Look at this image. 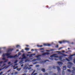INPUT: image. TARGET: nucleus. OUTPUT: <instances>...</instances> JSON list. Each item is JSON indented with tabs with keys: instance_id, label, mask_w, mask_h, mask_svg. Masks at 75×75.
I'll return each instance as SVG.
<instances>
[{
	"instance_id": "f257e3e1",
	"label": "nucleus",
	"mask_w": 75,
	"mask_h": 75,
	"mask_svg": "<svg viewBox=\"0 0 75 75\" xmlns=\"http://www.w3.org/2000/svg\"><path fill=\"white\" fill-rule=\"evenodd\" d=\"M13 50V49H10L7 52V53L6 54H3L2 57H4L6 56L8 58H17V57H19V56L21 55V53H20V52H19L18 54V55L17 54H16L15 56H12L10 54V53H9V51H12Z\"/></svg>"
},
{
	"instance_id": "f03ea898",
	"label": "nucleus",
	"mask_w": 75,
	"mask_h": 75,
	"mask_svg": "<svg viewBox=\"0 0 75 75\" xmlns=\"http://www.w3.org/2000/svg\"><path fill=\"white\" fill-rule=\"evenodd\" d=\"M19 59H21V61L20 62V64H23L22 62L24 61V59H27V57H25V54H23L22 55V58L21 57H20L19 58Z\"/></svg>"
},
{
	"instance_id": "7ed1b4c3",
	"label": "nucleus",
	"mask_w": 75,
	"mask_h": 75,
	"mask_svg": "<svg viewBox=\"0 0 75 75\" xmlns=\"http://www.w3.org/2000/svg\"><path fill=\"white\" fill-rule=\"evenodd\" d=\"M33 65L29 66L28 64H26L25 65V67L23 68V69H27L29 70L31 69V68L30 67H32Z\"/></svg>"
},
{
	"instance_id": "20e7f679",
	"label": "nucleus",
	"mask_w": 75,
	"mask_h": 75,
	"mask_svg": "<svg viewBox=\"0 0 75 75\" xmlns=\"http://www.w3.org/2000/svg\"><path fill=\"white\" fill-rule=\"evenodd\" d=\"M57 54H53L51 56L50 58V60H53L54 59V58H53V57H54V58H58V56H57Z\"/></svg>"
},
{
	"instance_id": "39448f33",
	"label": "nucleus",
	"mask_w": 75,
	"mask_h": 75,
	"mask_svg": "<svg viewBox=\"0 0 75 75\" xmlns=\"http://www.w3.org/2000/svg\"><path fill=\"white\" fill-rule=\"evenodd\" d=\"M68 42L66 40H63L61 41H59V44H62V43H65V42Z\"/></svg>"
},
{
	"instance_id": "423d86ee",
	"label": "nucleus",
	"mask_w": 75,
	"mask_h": 75,
	"mask_svg": "<svg viewBox=\"0 0 75 75\" xmlns=\"http://www.w3.org/2000/svg\"><path fill=\"white\" fill-rule=\"evenodd\" d=\"M18 64H15L14 66H12V67L13 68V69H16V68H18V67L16 66V65H17Z\"/></svg>"
},
{
	"instance_id": "0eeeda50",
	"label": "nucleus",
	"mask_w": 75,
	"mask_h": 75,
	"mask_svg": "<svg viewBox=\"0 0 75 75\" xmlns=\"http://www.w3.org/2000/svg\"><path fill=\"white\" fill-rule=\"evenodd\" d=\"M56 52H58L59 53V54H61V52L64 53V52H65V51H64V50H62V52L56 51Z\"/></svg>"
},
{
	"instance_id": "6e6552de",
	"label": "nucleus",
	"mask_w": 75,
	"mask_h": 75,
	"mask_svg": "<svg viewBox=\"0 0 75 75\" xmlns=\"http://www.w3.org/2000/svg\"><path fill=\"white\" fill-rule=\"evenodd\" d=\"M74 55H75V53H74V54L70 55L69 57V59L70 60H71L72 59V58H71V57H73V56H74Z\"/></svg>"
},
{
	"instance_id": "1a4fd4ad",
	"label": "nucleus",
	"mask_w": 75,
	"mask_h": 75,
	"mask_svg": "<svg viewBox=\"0 0 75 75\" xmlns=\"http://www.w3.org/2000/svg\"><path fill=\"white\" fill-rule=\"evenodd\" d=\"M50 54V53L49 52H46V53H43L42 55H49Z\"/></svg>"
},
{
	"instance_id": "9d476101",
	"label": "nucleus",
	"mask_w": 75,
	"mask_h": 75,
	"mask_svg": "<svg viewBox=\"0 0 75 75\" xmlns=\"http://www.w3.org/2000/svg\"><path fill=\"white\" fill-rule=\"evenodd\" d=\"M35 55V54H31L30 56L29 55V54H27V56H29V57H33V56H34Z\"/></svg>"
},
{
	"instance_id": "9b49d317",
	"label": "nucleus",
	"mask_w": 75,
	"mask_h": 75,
	"mask_svg": "<svg viewBox=\"0 0 75 75\" xmlns=\"http://www.w3.org/2000/svg\"><path fill=\"white\" fill-rule=\"evenodd\" d=\"M44 45H45V46H50L51 45V44H45V43H44Z\"/></svg>"
},
{
	"instance_id": "f8f14e48",
	"label": "nucleus",
	"mask_w": 75,
	"mask_h": 75,
	"mask_svg": "<svg viewBox=\"0 0 75 75\" xmlns=\"http://www.w3.org/2000/svg\"><path fill=\"white\" fill-rule=\"evenodd\" d=\"M58 64L59 65H62L63 64V63H61V62H58Z\"/></svg>"
},
{
	"instance_id": "ddd939ff",
	"label": "nucleus",
	"mask_w": 75,
	"mask_h": 75,
	"mask_svg": "<svg viewBox=\"0 0 75 75\" xmlns=\"http://www.w3.org/2000/svg\"><path fill=\"white\" fill-rule=\"evenodd\" d=\"M41 59V58H39L38 59H34L32 60V61H36L37 60H40Z\"/></svg>"
},
{
	"instance_id": "4468645a",
	"label": "nucleus",
	"mask_w": 75,
	"mask_h": 75,
	"mask_svg": "<svg viewBox=\"0 0 75 75\" xmlns=\"http://www.w3.org/2000/svg\"><path fill=\"white\" fill-rule=\"evenodd\" d=\"M63 70H66L67 69V67L66 66H64L63 67Z\"/></svg>"
},
{
	"instance_id": "2eb2a0df",
	"label": "nucleus",
	"mask_w": 75,
	"mask_h": 75,
	"mask_svg": "<svg viewBox=\"0 0 75 75\" xmlns=\"http://www.w3.org/2000/svg\"><path fill=\"white\" fill-rule=\"evenodd\" d=\"M46 51L47 52H50V51H54L53 50H47Z\"/></svg>"
},
{
	"instance_id": "dca6fc26",
	"label": "nucleus",
	"mask_w": 75,
	"mask_h": 75,
	"mask_svg": "<svg viewBox=\"0 0 75 75\" xmlns=\"http://www.w3.org/2000/svg\"><path fill=\"white\" fill-rule=\"evenodd\" d=\"M30 50V49H29V48H25V50H26V51H28V50Z\"/></svg>"
},
{
	"instance_id": "f3484780",
	"label": "nucleus",
	"mask_w": 75,
	"mask_h": 75,
	"mask_svg": "<svg viewBox=\"0 0 75 75\" xmlns=\"http://www.w3.org/2000/svg\"><path fill=\"white\" fill-rule=\"evenodd\" d=\"M30 61V60H28V59H26L25 61V62H28Z\"/></svg>"
},
{
	"instance_id": "a211bd4d",
	"label": "nucleus",
	"mask_w": 75,
	"mask_h": 75,
	"mask_svg": "<svg viewBox=\"0 0 75 75\" xmlns=\"http://www.w3.org/2000/svg\"><path fill=\"white\" fill-rule=\"evenodd\" d=\"M37 46L38 47H42V45H38Z\"/></svg>"
},
{
	"instance_id": "6ab92c4d",
	"label": "nucleus",
	"mask_w": 75,
	"mask_h": 75,
	"mask_svg": "<svg viewBox=\"0 0 75 75\" xmlns=\"http://www.w3.org/2000/svg\"><path fill=\"white\" fill-rule=\"evenodd\" d=\"M57 68L58 71H59L60 70V68L59 67H57Z\"/></svg>"
},
{
	"instance_id": "aec40b11",
	"label": "nucleus",
	"mask_w": 75,
	"mask_h": 75,
	"mask_svg": "<svg viewBox=\"0 0 75 75\" xmlns=\"http://www.w3.org/2000/svg\"><path fill=\"white\" fill-rule=\"evenodd\" d=\"M63 57V56H60V57H59V59H62V57Z\"/></svg>"
},
{
	"instance_id": "412c9836",
	"label": "nucleus",
	"mask_w": 75,
	"mask_h": 75,
	"mask_svg": "<svg viewBox=\"0 0 75 75\" xmlns=\"http://www.w3.org/2000/svg\"><path fill=\"white\" fill-rule=\"evenodd\" d=\"M18 61V60H15L14 61V62L15 64H16V63Z\"/></svg>"
},
{
	"instance_id": "4be33fe9",
	"label": "nucleus",
	"mask_w": 75,
	"mask_h": 75,
	"mask_svg": "<svg viewBox=\"0 0 75 75\" xmlns=\"http://www.w3.org/2000/svg\"><path fill=\"white\" fill-rule=\"evenodd\" d=\"M16 48H18V47H20V46L18 45H17L16 46Z\"/></svg>"
},
{
	"instance_id": "5701e85b",
	"label": "nucleus",
	"mask_w": 75,
	"mask_h": 75,
	"mask_svg": "<svg viewBox=\"0 0 75 75\" xmlns=\"http://www.w3.org/2000/svg\"><path fill=\"white\" fill-rule=\"evenodd\" d=\"M42 71H43V72H45V69H42Z\"/></svg>"
},
{
	"instance_id": "b1692460",
	"label": "nucleus",
	"mask_w": 75,
	"mask_h": 75,
	"mask_svg": "<svg viewBox=\"0 0 75 75\" xmlns=\"http://www.w3.org/2000/svg\"><path fill=\"white\" fill-rule=\"evenodd\" d=\"M40 56H41V55H38L36 57V58H38L39 57H40Z\"/></svg>"
},
{
	"instance_id": "393cba45",
	"label": "nucleus",
	"mask_w": 75,
	"mask_h": 75,
	"mask_svg": "<svg viewBox=\"0 0 75 75\" xmlns=\"http://www.w3.org/2000/svg\"><path fill=\"white\" fill-rule=\"evenodd\" d=\"M35 72V71H33V72L31 74V75H33V74H34V73Z\"/></svg>"
},
{
	"instance_id": "a878e982",
	"label": "nucleus",
	"mask_w": 75,
	"mask_h": 75,
	"mask_svg": "<svg viewBox=\"0 0 75 75\" xmlns=\"http://www.w3.org/2000/svg\"><path fill=\"white\" fill-rule=\"evenodd\" d=\"M21 68H20V69H17V71H20V70H21Z\"/></svg>"
},
{
	"instance_id": "bb28decb",
	"label": "nucleus",
	"mask_w": 75,
	"mask_h": 75,
	"mask_svg": "<svg viewBox=\"0 0 75 75\" xmlns=\"http://www.w3.org/2000/svg\"><path fill=\"white\" fill-rule=\"evenodd\" d=\"M18 74V72H16L14 73V75H17Z\"/></svg>"
},
{
	"instance_id": "cd10ccee",
	"label": "nucleus",
	"mask_w": 75,
	"mask_h": 75,
	"mask_svg": "<svg viewBox=\"0 0 75 75\" xmlns=\"http://www.w3.org/2000/svg\"><path fill=\"white\" fill-rule=\"evenodd\" d=\"M5 61L4 62H7V61H8V59H5Z\"/></svg>"
},
{
	"instance_id": "c85d7f7f",
	"label": "nucleus",
	"mask_w": 75,
	"mask_h": 75,
	"mask_svg": "<svg viewBox=\"0 0 75 75\" xmlns=\"http://www.w3.org/2000/svg\"><path fill=\"white\" fill-rule=\"evenodd\" d=\"M2 59L3 60H6V58L5 57H3Z\"/></svg>"
},
{
	"instance_id": "c756f323",
	"label": "nucleus",
	"mask_w": 75,
	"mask_h": 75,
	"mask_svg": "<svg viewBox=\"0 0 75 75\" xmlns=\"http://www.w3.org/2000/svg\"><path fill=\"white\" fill-rule=\"evenodd\" d=\"M40 50L41 51H42V50H44V48H42L40 49Z\"/></svg>"
},
{
	"instance_id": "7c9ffc66",
	"label": "nucleus",
	"mask_w": 75,
	"mask_h": 75,
	"mask_svg": "<svg viewBox=\"0 0 75 75\" xmlns=\"http://www.w3.org/2000/svg\"><path fill=\"white\" fill-rule=\"evenodd\" d=\"M68 64H70V65L72 64V63H71V62H68Z\"/></svg>"
},
{
	"instance_id": "2f4dec72",
	"label": "nucleus",
	"mask_w": 75,
	"mask_h": 75,
	"mask_svg": "<svg viewBox=\"0 0 75 75\" xmlns=\"http://www.w3.org/2000/svg\"><path fill=\"white\" fill-rule=\"evenodd\" d=\"M44 75H48V74L47 73H46Z\"/></svg>"
},
{
	"instance_id": "473e14b6",
	"label": "nucleus",
	"mask_w": 75,
	"mask_h": 75,
	"mask_svg": "<svg viewBox=\"0 0 75 75\" xmlns=\"http://www.w3.org/2000/svg\"><path fill=\"white\" fill-rule=\"evenodd\" d=\"M67 67L68 68H71V66H68Z\"/></svg>"
},
{
	"instance_id": "72a5a7b5",
	"label": "nucleus",
	"mask_w": 75,
	"mask_h": 75,
	"mask_svg": "<svg viewBox=\"0 0 75 75\" xmlns=\"http://www.w3.org/2000/svg\"><path fill=\"white\" fill-rule=\"evenodd\" d=\"M66 59L67 60V61H68V62L69 61V60L68 59Z\"/></svg>"
},
{
	"instance_id": "f704fd0d",
	"label": "nucleus",
	"mask_w": 75,
	"mask_h": 75,
	"mask_svg": "<svg viewBox=\"0 0 75 75\" xmlns=\"http://www.w3.org/2000/svg\"><path fill=\"white\" fill-rule=\"evenodd\" d=\"M3 75V72H1L0 73V75Z\"/></svg>"
},
{
	"instance_id": "c9c22d12",
	"label": "nucleus",
	"mask_w": 75,
	"mask_h": 75,
	"mask_svg": "<svg viewBox=\"0 0 75 75\" xmlns=\"http://www.w3.org/2000/svg\"><path fill=\"white\" fill-rule=\"evenodd\" d=\"M63 56H67V55H66L65 54H63Z\"/></svg>"
},
{
	"instance_id": "e433bc0d",
	"label": "nucleus",
	"mask_w": 75,
	"mask_h": 75,
	"mask_svg": "<svg viewBox=\"0 0 75 75\" xmlns=\"http://www.w3.org/2000/svg\"><path fill=\"white\" fill-rule=\"evenodd\" d=\"M36 67H39V65H37L36 66Z\"/></svg>"
},
{
	"instance_id": "4c0bfd02",
	"label": "nucleus",
	"mask_w": 75,
	"mask_h": 75,
	"mask_svg": "<svg viewBox=\"0 0 75 75\" xmlns=\"http://www.w3.org/2000/svg\"><path fill=\"white\" fill-rule=\"evenodd\" d=\"M3 62L1 61L0 62V64H2Z\"/></svg>"
},
{
	"instance_id": "58836bf2",
	"label": "nucleus",
	"mask_w": 75,
	"mask_h": 75,
	"mask_svg": "<svg viewBox=\"0 0 75 75\" xmlns=\"http://www.w3.org/2000/svg\"><path fill=\"white\" fill-rule=\"evenodd\" d=\"M68 71L69 72H70L71 71V70H70V69H68Z\"/></svg>"
},
{
	"instance_id": "ea45409f",
	"label": "nucleus",
	"mask_w": 75,
	"mask_h": 75,
	"mask_svg": "<svg viewBox=\"0 0 75 75\" xmlns=\"http://www.w3.org/2000/svg\"><path fill=\"white\" fill-rule=\"evenodd\" d=\"M5 66H6V64H4L3 66V67H4Z\"/></svg>"
},
{
	"instance_id": "a19ab883",
	"label": "nucleus",
	"mask_w": 75,
	"mask_h": 75,
	"mask_svg": "<svg viewBox=\"0 0 75 75\" xmlns=\"http://www.w3.org/2000/svg\"><path fill=\"white\" fill-rule=\"evenodd\" d=\"M37 74V73H35L33 75H36Z\"/></svg>"
},
{
	"instance_id": "79ce46f5",
	"label": "nucleus",
	"mask_w": 75,
	"mask_h": 75,
	"mask_svg": "<svg viewBox=\"0 0 75 75\" xmlns=\"http://www.w3.org/2000/svg\"><path fill=\"white\" fill-rule=\"evenodd\" d=\"M7 68V67H5L4 68H4Z\"/></svg>"
},
{
	"instance_id": "37998d69",
	"label": "nucleus",
	"mask_w": 75,
	"mask_h": 75,
	"mask_svg": "<svg viewBox=\"0 0 75 75\" xmlns=\"http://www.w3.org/2000/svg\"><path fill=\"white\" fill-rule=\"evenodd\" d=\"M56 48H58V45H57V46L56 47Z\"/></svg>"
},
{
	"instance_id": "c03bdc74",
	"label": "nucleus",
	"mask_w": 75,
	"mask_h": 75,
	"mask_svg": "<svg viewBox=\"0 0 75 75\" xmlns=\"http://www.w3.org/2000/svg\"><path fill=\"white\" fill-rule=\"evenodd\" d=\"M73 69H74V70H75V67H73Z\"/></svg>"
},
{
	"instance_id": "a18cd8bd",
	"label": "nucleus",
	"mask_w": 75,
	"mask_h": 75,
	"mask_svg": "<svg viewBox=\"0 0 75 75\" xmlns=\"http://www.w3.org/2000/svg\"><path fill=\"white\" fill-rule=\"evenodd\" d=\"M10 63H11V62H8V64H10Z\"/></svg>"
},
{
	"instance_id": "49530a36",
	"label": "nucleus",
	"mask_w": 75,
	"mask_h": 75,
	"mask_svg": "<svg viewBox=\"0 0 75 75\" xmlns=\"http://www.w3.org/2000/svg\"><path fill=\"white\" fill-rule=\"evenodd\" d=\"M74 63H75V59H74Z\"/></svg>"
},
{
	"instance_id": "de8ad7c7",
	"label": "nucleus",
	"mask_w": 75,
	"mask_h": 75,
	"mask_svg": "<svg viewBox=\"0 0 75 75\" xmlns=\"http://www.w3.org/2000/svg\"><path fill=\"white\" fill-rule=\"evenodd\" d=\"M23 66H24V65L23 64L22 65H21V67H23Z\"/></svg>"
},
{
	"instance_id": "09e8293b",
	"label": "nucleus",
	"mask_w": 75,
	"mask_h": 75,
	"mask_svg": "<svg viewBox=\"0 0 75 75\" xmlns=\"http://www.w3.org/2000/svg\"><path fill=\"white\" fill-rule=\"evenodd\" d=\"M13 74H14V73H12L11 74V75H13Z\"/></svg>"
},
{
	"instance_id": "8fccbe9b",
	"label": "nucleus",
	"mask_w": 75,
	"mask_h": 75,
	"mask_svg": "<svg viewBox=\"0 0 75 75\" xmlns=\"http://www.w3.org/2000/svg\"><path fill=\"white\" fill-rule=\"evenodd\" d=\"M26 47H29V46H28V45H26Z\"/></svg>"
},
{
	"instance_id": "3c124183",
	"label": "nucleus",
	"mask_w": 75,
	"mask_h": 75,
	"mask_svg": "<svg viewBox=\"0 0 75 75\" xmlns=\"http://www.w3.org/2000/svg\"><path fill=\"white\" fill-rule=\"evenodd\" d=\"M31 51H34V49H32L31 50Z\"/></svg>"
},
{
	"instance_id": "603ef678",
	"label": "nucleus",
	"mask_w": 75,
	"mask_h": 75,
	"mask_svg": "<svg viewBox=\"0 0 75 75\" xmlns=\"http://www.w3.org/2000/svg\"><path fill=\"white\" fill-rule=\"evenodd\" d=\"M55 61H57V60H58V59H55Z\"/></svg>"
},
{
	"instance_id": "864d4df0",
	"label": "nucleus",
	"mask_w": 75,
	"mask_h": 75,
	"mask_svg": "<svg viewBox=\"0 0 75 75\" xmlns=\"http://www.w3.org/2000/svg\"><path fill=\"white\" fill-rule=\"evenodd\" d=\"M61 48H62L61 47L60 48H59V50H61Z\"/></svg>"
},
{
	"instance_id": "5fc2aeb1",
	"label": "nucleus",
	"mask_w": 75,
	"mask_h": 75,
	"mask_svg": "<svg viewBox=\"0 0 75 75\" xmlns=\"http://www.w3.org/2000/svg\"><path fill=\"white\" fill-rule=\"evenodd\" d=\"M29 53H31V52H28V53L29 54Z\"/></svg>"
},
{
	"instance_id": "6e6d98bb",
	"label": "nucleus",
	"mask_w": 75,
	"mask_h": 75,
	"mask_svg": "<svg viewBox=\"0 0 75 75\" xmlns=\"http://www.w3.org/2000/svg\"><path fill=\"white\" fill-rule=\"evenodd\" d=\"M37 62H36V63H34V64H37Z\"/></svg>"
},
{
	"instance_id": "4d7b16f0",
	"label": "nucleus",
	"mask_w": 75,
	"mask_h": 75,
	"mask_svg": "<svg viewBox=\"0 0 75 75\" xmlns=\"http://www.w3.org/2000/svg\"><path fill=\"white\" fill-rule=\"evenodd\" d=\"M53 75H57V74H53Z\"/></svg>"
},
{
	"instance_id": "13d9d810",
	"label": "nucleus",
	"mask_w": 75,
	"mask_h": 75,
	"mask_svg": "<svg viewBox=\"0 0 75 75\" xmlns=\"http://www.w3.org/2000/svg\"><path fill=\"white\" fill-rule=\"evenodd\" d=\"M21 52H24L23 50H22L21 51Z\"/></svg>"
},
{
	"instance_id": "bf43d9fd",
	"label": "nucleus",
	"mask_w": 75,
	"mask_h": 75,
	"mask_svg": "<svg viewBox=\"0 0 75 75\" xmlns=\"http://www.w3.org/2000/svg\"><path fill=\"white\" fill-rule=\"evenodd\" d=\"M1 52L0 51V54H1Z\"/></svg>"
},
{
	"instance_id": "052dcab7",
	"label": "nucleus",
	"mask_w": 75,
	"mask_h": 75,
	"mask_svg": "<svg viewBox=\"0 0 75 75\" xmlns=\"http://www.w3.org/2000/svg\"><path fill=\"white\" fill-rule=\"evenodd\" d=\"M39 75H42V74H40Z\"/></svg>"
},
{
	"instance_id": "680f3d73",
	"label": "nucleus",
	"mask_w": 75,
	"mask_h": 75,
	"mask_svg": "<svg viewBox=\"0 0 75 75\" xmlns=\"http://www.w3.org/2000/svg\"><path fill=\"white\" fill-rule=\"evenodd\" d=\"M16 51H18V50H16Z\"/></svg>"
},
{
	"instance_id": "e2e57ef3",
	"label": "nucleus",
	"mask_w": 75,
	"mask_h": 75,
	"mask_svg": "<svg viewBox=\"0 0 75 75\" xmlns=\"http://www.w3.org/2000/svg\"><path fill=\"white\" fill-rule=\"evenodd\" d=\"M41 52H44V51H42Z\"/></svg>"
},
{
	"instance_id": "0e129e2a",
	"label": "nucleus",
	"mask_w": 75,
	"mask_h": 75,
	"mask_svg": "<svg viewBox=\"0 0 75 75\" xmlns=\"http://www.w3.org/2000/svg\"><path fill=\"white\" fill-rule=\"evenodd\" d=\"M10 74H8V75H10Z\"/></svg>"
},
{
	"instance_id": "69168bd1",
	"label": "nucleus",
	"mask_w": 75,
	"mask_h": 75,
	"mask_svg": "<svg viewBox=\"0 0 75 75\" xmlns=\"http://www.w3.org/2000/svg\"><path fill=\"white\" fill-rule=\"evenodd\" d=\"M10 71V70H9V71H8V72H9Z\"/></svg>"
},
{
	"instance_id": "338daca9",
	"label": "nucleus",
	"mask_w": 75,
	"mask_h": 75,
	"mask_svg": "<svg viewBox=\"0 0 75 75\" xmlns=\"http://www.w3.org/2000/svg\"><path fill=\"white\" fill-rule=\"evenodd\" d=\"M68 50H69V48H68Z\"/></svg>"
},
{
	"instance_id": "774afa93",
	"label": "nucleus",
	"mask_w": 75,
	"mask_h": 75,
	"mask_svg": "<svg viewBox=\"0 0 75 75\" xmlns=\"http://www.w3.org/2000/svg\"><path fill=\"white\" fill-rule=\"evenodd\" d=\"M63 72H64V71H62V73H63Z\"/></svg>"
}]
</instances>
